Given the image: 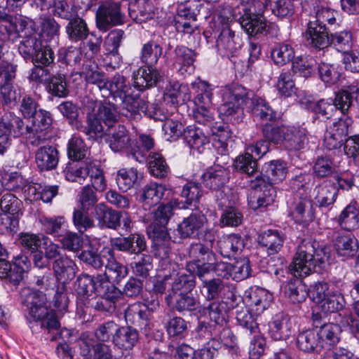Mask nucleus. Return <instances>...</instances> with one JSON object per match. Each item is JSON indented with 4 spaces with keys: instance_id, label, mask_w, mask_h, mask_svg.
<instances>
[{
    "instance_id": "4d7b16f0",
    "label": "nucleus",
    "mask_w": 359,
    "mask_h": 359,
    "mask_svg": "<svg viewBox=\"0 0 359 359\" xmlns=\"http://www.w3.org/2000/svg\"><path fill=\"white\" fill-rule=\"evenodd\" d=\"M255 315L251 310L246 309H236V318L242 327L250 330V334H256L259 332L258 324L256 322Z\"/></svg>"
},
{
    "instance_id": "680f3d73",
    "label": "nucleus",
    "mask_w": 359,
    "mask_h": 359,
    "mask_svg": "<svg viewBox=\"0 0 359 359\" xmlns=\"http://www.w3.org/2000/svg\"><path fill=\"white\" fill-rule=\"evenodd\" d=\"M148 164L151 174L156 177L163 178L168 173L169 168L161 154L151 153Z\"/></svg>"
},
{
    "instance_id": "a18cd8bd",
    "label": "nucleus",
    "mask_w": 359,
    "mask_h": 359,
    "mask_svg": "<svg viewBox=\"0 0 359 359\" xmlns=\"http://www.w3.org/2000/svg\"><path fill=\"white\" fill-rule=\"evenodd\" d=\"M130 89V83L127 82L126 78L117 73L109 80L107 88H104V90L108 91L109 95L116 100L117 98L126 97Z\"/></svg>"
},
{
    "instance_id": "f8f14e48",
    "label": "nucleus",
    "mask_w": 359,
    "mask_h": 359,
    "mask_svg": "<svg viewBox=\"0 0 359 359\" xmlns=\"http://www.w3.org/2000/svg\"><path fill=\"white\" fill-rule=\"evenodd\" d=\"M76 343L85 359H114L109 347L94 338H78Z\"/></svg>"
},
{
    "instance_id": "a878e982",
    "label": "nucleus",
    "mask_w": 359,
    "mask_h": 359,
    "mask_svg": "<svg viewBox=\"0 0 359 359\" xmlns=\"http://www.w3.org/2000/svg\"><path fill=\"white\" fill-rule=\"evenodd\" d=\"M334 247L340 257L344 258L353 257L358 252L357 240L351 234L337 233L333 240Z\"/></svg>"
},
{
    "instance_id": "ddd939ff",
    "label": "nucleus",
    "mask_w": 359,
    "mask_h": 359,
    "mask_svg": "<svg viewBox=\"0 0 359 359\" xmlns=\"http://www.w3.org/2000/svg\"><path fill=\"white\" fill-rule=\"evenodd\" d=\"M0 130L11 137L22 136L28 141V123L13 112L6 111L0 118Z\"/></svg>"
},
{
    "instance_id": "aec40b11",
    "label": "nucleus",
    "mask_w": 359,
    "mask_h": 359,
    "mask_svg": "<svg viewBox=\"0 0 359 359\" xmlns=\"http://www.w3.org/2000/svg\"><path fill=\"white\" fill-rule=\"evenodd\" d=\"M189 292H180L175 295L168 294L165 297L168 305L174 311L180 313L200 309V302Z\"/></svg>"
},
{
    "instance_id": "0e129e2a",
    "label": "nucleus",
    "mask_w": 359,
    "mask_h": 359,
    "mask_svg": "<svg viewBox=\"0 0 359 359\" xmlns=\"http://www.w3.org/2000/svg\"><path fill=\"white\" fill-rule=\"evenodd\" d=\"M94 163L86 161L79 168H69L65 172V177L67 180L82 184L87 176L90 175L92 166Z\"/></svg>"
},
{
    "instance_id": "ea45409f",
    "label": "nucleus",
    "mask_w": 359,
    "mask_h": 359,
    "mask_svg": "<svg viewBox=\"0 0 359 359\" xmlns=\"http://www.w3.org/2000/svg\"><path fill=\"white\" fill-rule=\"evenodd\" d=\"M162 54V46L156 41L150 40L142 45L140 53V60L145 65L154 67Z\"/></svg>"
},
{
    "instance_id": "423d86ee",
    "label": "nucleus",
    "mask_w": 359,
    "mask_h": 359,
    "mask_svg": "<svg viewBox=\"0 0 359 359\" xmlns=\"http://www.w3.org/2000/svg\"><path fill=\"white\" fill-rule=\"evenodd\" d=\"M216 23V40L217 50L229 57L236 56L242 47L243 41L238 33L232 27L230 18L218 15Z\"/></svg>"
},
{
    "instance_id": "6e6552de",
    "label": "nucleus",
    "mask_w": 359,
    "mask_h": 359,
    "mask_svg": "<svg viewBox=\"0 0 359 359\" xmlns=\"http://www.w3.org/2000/svg\"><path fill=\"white\" fill-rule=\"evenodd\" d=\"M269 149V143L266 140H259L255 144L248 146L243 154L239 155L235 160L234 165L237 170L247 174L249 177L257 173L256 158H261Z\"/></svg>"
},
{
    "instance_id": "9d476101",
    "label": "nucleus",
    "mask_w": 359,
    "mask_h": 359,
    "mask_svg": "<svg viewBox=\"0 0 359 359\" xmlns=\"http://www.w3.org/2000/svg\"><path fill=\"white\" fill-rule=\"evenodd\" d=\"M124 19L121 5L116 2H108L102 5L96 13L97 27L103 32H107L112 26L123 24Z\"/></svg>"
},
{
    "instance_id": "0eeeda50",
    "label": "nucleus",
    "mask_w": 359,
    "mask_h": 359,
    "mask_svg": "<svg viewBox=\"0 0 359 359\" xmlns=\"http://www.w3.org/2000/svg\"><path fill=\"white\" fill-rule=\"evenodd\" d=\"M28 79L36 84L47 85L48 91L55 96L64 97L69 93L65 76L62 74L51 75L46 67L35 65L29 71Z\"/></svg>"
},
{
    "instance_id": "f704fd0d",
    "label": "nucleus",
    "mask_w": 359,
    "mask_h": 359,
    "mask_svg": "<svg viewBox=\"0 0 359 359\" xmlns=\"http://www.w3.org/2000/svg\"><path fill=\"white\" fill-rule=\"evenodd\" d=\"M88 84L96 86L100 91L107 88L109 79L95 63L84 65L81 74Z\"/></svg>"
},
{
    "instance_id": "393cba45",
    "label": "nucleus",
    "mask_w": 359,
    "mask_h": 359,
    "mask_svg": "<svg viewBox=\"0 0 359 359\" xmlns=\"http://www.w3.org/2000/svg\"><path fill=\"white\" fill-rule=\"evenodd\" d=\"M284 240L283 234L276 229L264 231L257 237L259 245L265 248L269 255L278 252L283 245Z\"/></svg>"
},
{
    "instance_id": "052dcab7",
    "label": "nucleus",
    "mask_w": 359,
    "mask_h": 359,
    "mask_svg": "<svg viewBox=\"0 0 359 359\" xmlns=\"http://www.w3.org/2000/svg\"><path fill=\"white\" fill-rule=\"evenodd\" d=\"M12 266L13 273L11 276V283L16 285L24 279L25 273L31 267V262L26 256L21 255L15 258Z\"/></svg>"
},
{
    "instance_id": "e2e57ef3",
    "label": "nucleus",
    "mask_w": 359,
    "mask_h": 359,
    "mask_svg": "<svg viewBox=\"0 0 359 359\" xmlns=\"http://www.w3.org/2000/svg\"><path fill=\"white\" fill-rule=\"evenodd\" d=\"M333 338H297L298 348L304 352H319L323 348H329V345L325 341L332 340Z\"/></svg>"
},
{
    "instance_id": "8fccbe9b",
    "label": "nucleus",
    "mask_w": 359,
    "mask_h": 359,
    "mask_svg": "<svg viewBox=\"0 0 359 359\" xmlns=\"http://www.w3.org/2000/svg\"><path fill=\"white\" fill-rule=\"evenodd\" d=\"M189 262L201 263L206 261H214L215 253L212 250L201 243H192L187 250Z\"/></svg>"
},
{
    "instance_id": "f03ea898",
    "label": "nucleus",
    "mask_w": 359,
    "mask_h": 359,
    "mask_svg": "<svg viewBox=\"0 0 359 359\" xmlns=\"http://www.w3.org/2000/svg\"><path fill=\"white\" fill-rule=\"evenodd\" d=\"M339 13L325 5L316 4L311 11L307 23V29L304 36L307 45L316 48L323 49L330 46L326 23L330 26L337 23Z\"/></svg>"
},
{
    "instance_id": "a211bd4d",
    "label": "nucleus",
    "mask_w": 359,
    "mask_h": 359,
    "mask_svg": "<svg viewBox=\"0 0 359 359\" xmlns=\"http://www.w3.org/2000/svg\"><path fill=\"white\" fill-rule=\"evenodd\" d=\"M229 170L216 165L208 168L202 175L204 186L216 192L226 186L229 180Z\"/></svg>"
},
{
    "instance_id": "bf43d9fd",
    "label": "nucleus",
    "mask_w": 359,
    "mask_h": 359,
    "mask_svg": "<svg viewBox=\"0 0 359 359\" xmlns=\"http://www.w3.org/2000/svg\"><path fill=\"white\" fill-rule=\"evenodd\" d=\"M138 180V172L132 168L130 169H121L118 170L116 181L119 189L127 191L131 189Z\"/></svg>"
},
{
    "instance_id": "9b49d317",
    "label": "nucleus",
    "mask_w": 359,
    "mask_h": 359,
    "mask_svg": "<svg viewBox=\"0 0 359 359\" xmlns=\"http://www.w3.org/2000/svg\"><path fill=\"white\" fill-rule=\"evenodd\" d=\"M149 314L150 312L148 307L139 302L132 304L127 307L125 311L126 320L137 327V328L133 330V334H139L138 328L140 334L145 335L146 337L149 335L148 332L149 330Z\"/></svg>"
},
{
    "instance_id": "69168bd1",
    "label": "nucleus",
    "mask_w": 359,
    "mask_h": 359,
    "mask_svg": "<svg viewBox=\"0 0 359 359\" xmlns=\"http://www.w3.org/2000/svg\"><path fill=\"white\" fill-rule=\"evenodd\" d=\"M87 151L88 148L81 138L73 136L69 140L67 145V154L71 160L79 161L84 158Z\"/></svg>"
},
{
    "instance_id": "f257e3e1",
    "label": "nucleus",
    "mask_w": 359,
    "mask_h": 359,
    "mask_svg": "<svg viewBox=\"0 0 359 359\" xmlns=\"http://www.w3.org/2000/svg\"><path fill=\"white\" fill-rule=\"evenodd\" d=\"M327 259L325 248L320 247L316 241L304 239L297 247L290 271L299 278L309 276L312 271L321 273L327 266Z\"/></svg>"
},
{
    "instance_id": "dca6fc26",
    "label": "nucleus",
    "mask_w": 359,
    "mask_h": 359,
    "mask_svg": "<svg viewBox=\"0 0 359 359\" xmlns=\"http://www.w3.org/2000/svg\"><path fill=\"white\" fill-rule=\"evenodd\" d=\"M245 299L255 315L262 314L270 305L272 295L261 287H251L245 292Z\"/></svg>"
},
{
    "instance_id": "4468645a",
    "label": "nucleus",
    "mask_w": 359,
    "mask_h": 359,
    "mask_svg": "<svg viewBox=\"0 0 359 359\" xmlns=\"http://www.w3.org/2000/svg\"><path fill=\"white\" fill-rule=\"evenodd\" d=\"M93 215L101 229H117L121 226L123 217L122 212L113 210L104 203L95 205Z\"/></svg>"
},
{
    "instance_id": "5fc2aeb1",
    "label": "nucleus",
    "mask_w": 359,
    "mask_h": 359,
    "mask_svg": "<svg viewBox=\"0 0 359 359\" xmlns=\"http://www.w3.org/2000/svg\"><path fill=\"white\" fill-rule=\"evenodd\" d=\"M271 57L277 65H284L290 62L294 57L293 48L287 43L276 45L271 51Z\"/></svg>"
},
{
    "instance_id": "09e8293b",
    "label": "nucleus",
    "mask_w": 359,
    "mask_h": 359,
    "mask_svg": "<svg viewBox=\"0 0 359 359\" xmlns=\"http://www.w3.org/2000/svg\"><path fill=\"white\" fill-rule=\"evenodd\" d=\"M196 285L195 278L194 275L181 274L173 277L171 280V289L168 290V294H177L180 292L187 293L191 292Z\"/></svg>"
},
{
    "instance_id": "b1692460",
    "label": "nucleus",
    "mask_w": 359,
    "mask_h": 359,
    "mask_svg": "<svg viewBox=\"0 0 359 359\" xmlns=\"http://www.w3.org/2000/svg\"><path fill=\"white\" fill-rule=\"evenodd\" d=\"M76 265L75 262L67 255L60 256L53 263V269L60 284H65L72 280L76 273Z\"/></svg>"
},
{
    "instance_id": "338daca9",
    "label": "nucleus",
    "mask_w": 359,
    "mask_h": 359,
    "mask_svg": "<svg viewBox=\"0 0 359 359\" xmlns=\"http://www.w3.org/2000/svg\"><path fill=\"white\" fill-rule=\"evenodd\" d=\"M285 292L289 300L294 304L302 302L307 295L305 286L300 280L289 282Z\"/></svg>"
},
{
    "instance_id": "bb28decb",
    "label": "nucleus",
    "mask_w": 359,
    "mask_h": 359,
    "mask_svg": "<svg viewBox=\"0 0 359 359\" xmlns=\"http://www.w3.org/2000/svg\"><path fill=\"white\" fill-rule=\"evenodd\" d=\"M124 32L121 29H114L111 31L105 41L106 50L108 52L107 57L111 59L114 57V62H109L107 65L116 69L119 67L121 63V56L118 53V48L123 38Z\"/></svg>"
},
{
    "instance_id": "774afa93",
    "label": "nucleus",
    "mask_w": 359,
    "mask_h": 359,
    "mask_svg": "<svg viewBox=\"0 0 359 359\" xmlns=\"http://www.w3.org/2000/svg\"><path fill=\"white\" fill-rule=\"evenodd\" d=\"M285 163L280 161H272L266 165V172L268 180L272 183H278L283 181L287 175Z\"/></svg>"
},
{
    "instance_id": "3c124183",
    "label": "nucleus",
    "mask_w": 359,
    "mask_h": 359,
    "mask_svg": "<svg viewBox=\"0 0 359 359\" xmlns=\"http://www.w3.org/2000/svg\"><path fill=\"white\" fill-rule=\"evenodd\" d=\"M182 203L177 200L170 201L167 204H161L154 212V219L161 226H165L168 224L172 215V211L175 208H186Z\"/></svg>"
},
{
    "instance_id": "2eb2a0df",
    "label": "nucleus",
    "mask_w": 359,
    "mask_h": 359,
    "mask_svg": "<svg viewBox=\"0 0 359 359\" xmlns=\"http://www.w3.org/2000/svg\"><path fill=\"white\" fill-rule=\"evenodd\" d=\"M196 57V53L194 50L187 46L179 45L174 49L171 59L173 61V65L180 74H191L195 69Z\"/></svg>"
},
{
    "instance_id": "4be33fe9",
    "label": "nucleus",
    "mask_w": 359,
    "mask_h": 359,
    "mask_svg": "<svg viewBox=\"0 0 359 359\" xmlns=\"http://www.w3.org/2000/svg\"><path fill=\"white\" fill-rule=\"evenodd\" d=\"M108 142L109 147L115 152L126 151L131 153L134 151L130 133L122 125L116 126L113 131L109 133Z\"/></svg>"
},
{
    "instance_id": "603ef678",
    "label": "nucleus",
    "mask_w": 359,
    "mask_h": 359,
    "mask_svg": "<svg viewBox=\"0 0 359 359\" xmlns=\"http://www.w3.org/2000/svg\"><path fill=\"white\" fill-rule=\"evenodd\" d=\"M52 14L59 18L70 20L76 17V8L69 0H54L50 7Z\"/></svg>"
},
{
    "instance_id": "c03bdc74",
    "label": "nucleus",
    "mask_w": 359,
    "mask_h": 359,
    "mask_svg": "<svg viewBox=\"0 0 359 359\" xmlns=\"http://www.w3.org/2000/svg\"><path fill=\"white\" fill-rule=\"evenodd\" d=\"M345 301L343 295L339 291H331L327 297L318 304L322 316L336 313L344 306Z\"/></svg>"
},
{
    "instance_id": "c9c22d12",
    "label": "nucleus",
    "mask_w": 359,
    "mask_h": 359,
    "mask_svg": "<svg viewBox=\"0 0 359 359\" xmlns=\"http://www.w3.org/2000/svg\"><path fill=\"white\" fill-rule=\"evenodd\" d=\"M172 242L166 230H161L154 233L152 252L154 255L162 260L167 259L171 254Z\"/></svg>"
},
{
    "instance_id": "72a5a7b5",
    "label": "nucleus",
    "mask_w": 359,
    "mask_h": 359,
    "mask_svg": "<svg viewBox=\"0 0 359 359\" xmlns=\"http://www.w3.org/2000/svg\"><path fill=\"white\" fill-rule=\"evenodd\" d=\"M130 17L139 23L146 22L153 18L152 4L147 0H135L128 5Z\"/></svg>"
},
{
    "instance_id": "412c9836",
    "label": "nucleus",
    "mask_w": 359,
    "mask_h": 359,
    "mask_svg": "<svg viewBox=\"0 0 359 359\" xmlns=\"http://www.w3.org/2000/svg\"><path fill=\"white\" fill-rule=\"evenodd\" d=\"M239 22L243 30L252 36L267 32V22L261 13H244L240 17Z\"/></svg>"
},
{
    "instance_id": "e433bc0d",
    "label": "nucleus",
    "mask_w": 359,
    "mask_h": 359,
    "mask_svg": "<svg viewBox=\"0 0 359 359\" xmlns=\"http://www.w3.org/2000/svg\"><path fill=\"white\" fill-rule=\"evenodd\" d=\"M65 29L69 39L73 42L83 41L90 34L86 20L78 15L69 20Z\"/></svg>"
},
{
    "instance_id": "13d9d810",
    "label": "nucleus",
    "mask_w": 359,
    "mask_h": 359,
    "mask_svg": "<svg viewBox=\"0 0 359 359\" xmlns=\"http://www.w3.org/2000/svg\"><path fill=\"white\" fill-rule=\"evenodd\" d=\"M104 125L110 129L118 120L119 113L116 106L110 102H106L99 106L96 113Z\"/></svg>"
},
{
    "instance_id": "20e7f679",
    "label": "nucleus",
    "mask_w": 359,
    "mask_h": 359,
    "mask_svg": "<svg viewBox=\"0 0 359 359\" xmlns=\"http://www.w3.org/2000/svg\"><path fill=\"white\" fill-rule=\"evenodd\" d=\"M12 33H14L15 36L6 39L4 41L14 43L21 39L18 44L20 55L26 61L33 58V55L41 48L42 45V41L37 32L34 22L27 18L24 22H21L19 27Z\"/></svg>"
},
{
    "instance_id": "79ce46f5",
    "label": "nucleus",
    "mask_w": 359,
    "mask_h": 359,
    "mask_svg": "<svg viewBox=\"0 0 359 359\" xmlns=\"http://www.w3.org/2000/svg\"><path fill=\"white\" fill-rule=\"evenodd\" d=\"M313 195L320 206L326 207L335 201L337 189L333 184L325 182L314 189Z\"/></svg>"
},
{
    "instance_id": "473e14b6",
    "label": "nucleus",
    "mask_w": 359,
    "mask_h": 359,
    "mask_svg": "<svg viewBox=\"0 0 359 359\" xmlns=\"http://www.w3.org/2000/svg\"><path fill=\"white\" fill-rule=\"evenodd\" d=\"M324 316L322 313H313V327L306 332V337H334L339 334L340 327L334 323H322L320 320Z\"/></svg>"
},
{
    "instance_id": "f3484780",
    "label": "nucleus",
    "mask_w": 359,
    "mask_h": 359,
    "mask_svg": "<svg viewBox=\"0 0 359 359\" xmlns=\"http://www.w3.org/2000/svg\"><path fill=\"white\" fill-rule=\"evenodd\" d=\"M161 78V74L156 68L144 65L134 72L133 86L139 91H144L155 86Z\"/></svg>"
},
{
    "instance_id": "2f4dec72",
    "label": "nucleus",
    "mask_w": 359,
    "mask_h": 359,
    "mask_svg": "<svg viewBox=\"0 0 359 359\" xmlns=\"http://www.w3.org/2000/svg\"><path fill=\"white\" fill-rule=\"evenodd\" d=\"M205 218L201 214H191L178 224L177 231L181 238L194 237L204 224Z\"/></svg>"
},
{
    "instance_id": "4c0bfd02",
    "label": "nucleus",
    "mask_w": 359,
    "mask_h": 359,
    "mask_svg": "<svg viewBox=\"0 0 359 359\" xmlns=\"http://www.w3.org/2000/svg\"><path fill=\"white\" fill-rule=\"evenodd\" d=\"M339 226L344 230L351 231L359 228V210L355 205L349 204L337 217Z\"/></svg>"
},
{
    "instance_id": "6e6d98bb",
    "label": "nucleus",
    "mask_w": 359,
    "mask_h": 359,
    "mask_svg": "<svg viewBox=\"0 0 359 359\" xmlns=\"http://www.w3.org/2000/svg\"><path fill=\"white\" fill-rule=\"evenodd\" d=\"M332 44L339 52L346 54L353 44V34L350 31H342L331 34L330 45Z\"/></svg>"
},
{
    "instance_id": "58836bf2",
    "label": "nucleus",
    "mask_w": 359,
    "mask_h": 359,
    "mask_svg": "<svg viewBox=\"0 0 359 359\" xmlns=\"http://www.w3.org/2000/svg\"><path fill=\"white\" fill-rule=\"evenodd\" d=\"M28 299H30L28 303L29 315L34 320L41 321L51 310L46 306L45 294L33 292L29 295Z\"/></svg>"
},
{
    "instance_id": "7ed1b4c3",
    "label": "nucleus",
    "mask_w": 359,
    "mask_h": 359,
    "mask_svg": "<svg viewBox=\"0 0 359 359\" xmlns=\"http://www.w3.org/2000/svg\"><path fill=\"white\" fill-rule=\"evenodd\" d=\"M262 133L267 142L283 144L287 149L299 151L308 144L306 129L290 126L265 124Z\"/></svg>"
},
{
    "instance_id": "5701e85b",
    "label": "nucleus",
    "mask_w": 359,
    "mask_h": 359,
    "mask_svg": "<svg viewBox=\"0 0 359 359\" xmlns=\"http://www.w3.org/2000/svg\"><path fill=\"white\" fill-rule=\"evenodd\" d=\"M59 152L51 145L41 146L35 153V162L41 171L55 169L59 162Z\"/></svg>"
},
{
    "instance_id": "c756f323",
    "label": "nucleus",
    "mask_w": 359,
    "mask_h": 359,
    "mask_svg": "<svg viewBox=\"0 0 359 359\" xmlns=\"http://www.w3.org/2000/svg\"><path fill=\"white\" fill-rule=\"evenodd\" d=\"M198 316H208L211 321L217 325H222L227 319V304L223 301H215L208 306L198 309Z\"/></svg>"
},
{
    "instance_id": "c85d7f7f",
    "label": "nucleus",
    "mask_w": 359,
    "mask_h": 359,
    "mask_svg": "<svg viewBox=\"0 0 359 359\" xmlns=\"http://www.w3.org/2000/svg\"><path fill=\"white\" fill-rule=\"evenodd\" d=\"M27 18V17L22 15H11L6 13L5 8L0 7V40L4 41L6 39L15 36L12 32Z\"/></svg>"
},
{
    "instance_id": "1a4fd4ad",
    "label": "nucleus",
    "mask_w": 359,
    "mask_h": 359,
    "mask_svg": "<svg viewBox=\"0 0 359 359\" xmlns=\"http://www.w3.org/2000/svg\"><path fill=\"white\" fill-rule=\"evenodd\" d=\"M52 117L49 111L39 109L32 116L31 124H28V143L34 147L44 144L48 140V129L52 124Z\"/></svg>"
},
{
    "instance_id": "a19ab883",
    "label": "nucleus",
    "mask_w": 359,
    "mask_h": 359,
    "mask_svg": "<svg viewBox=\"0 0 359 359\" xmlns=\"http://www.w3.org/2000/svg\"><path fill=\"white\" fill-rule=\"evenodd\" d=\"M217 244L222 256L228 258L241 251L244 247L242 238L236 234L223 236L218 241Z\"/></svg>"
},
{
    "instance_id": "6ab92c4d",
    "label": "nucleus",
    "mask_w": 359,
    "mask_h": 359,
    "mask_svg": "<svg viewBox=\"0 0 359 359\" xmlns=\"http://www.w3.org/2000/svg\"><path fill=\"white\" fill-rule=\"evenodd\" d=\"M111 243L114 248L130 254H140L147 249L144 236L137 233L112 239Z\"/></svg>"
},
{
    "instance_id": "864d4df0",
    "label": "nucleus",
    "mask_w": 359,
    "mask_h": 359,
    "mask_svg": "<svg viewBox=\"0 0 359 359\" xmlns=\"http://www.w3.org/2000/svg\"><path fill=\"white\" fill-rule=\"evenodd\" d=\"M22 206V201L18 199L14 194L6 192L5 193L0 200V208L1 210L5 214H9L15 219L18 217L19 213L21 212Z\"/></svg>"
},
{
    "instance_id": "49530a36",
    "label": "nucleus",
    "mask_w": 359,
    "mask_h": 359,
    "mask_svg": "<svg viewBox=\"0 0 359 359\" xmlns=\"http://www.w3.org/2000/svg\"><path fill=\"white\" fill-rule=\"evenodd\" d=\"M107 253L109 257L107 259V263L105 264V271L111 283L118 284L128 275V268L115 259L111 250H108Z\"/></svg>"
},
{
    "instance_id": "de8ad7c7",
    "label": "nucleus",
    "mask_w": 359,
    "mask_h": 359,
    "mask_svg": "<svg viewBox=\"0 0 359 359\" xmlns=\"http://www.w3.org/2000/svg\"><path fill=\"white\" fill-rule=\"evenodd\" d=\"M95 337H130L133 335L130 327H120L114 321H107L97 326Z\"/></svg>"
},
{
    "instance_id": "37998d69",
    "label": "nucleus",
    "mask_w": 359,
    "mask_h": 359,
    "mask_svg": "<svg viewBox=\"0 0 359 359\" xmlns=\"http://www.w3.org/2000/svg\"><path fill=\"white\" fill-rule=\"evenodd\" d=\"M182 137L190 148L197 150L209 143V139L202 129L195 126H189L184 129Z\"/></svg>"
},
{
    "instance_id": "cd10ccee",
    "label": "nucleus",
    "mask_w": 359,
    "mask_h": 359,
    "mask_svg": "<svg viewBox=\"0 0 359 359\" xmlns=\"http://www.w3.org/2000/svg\"><path fill=\"white\" fill-rule=\"evenodd\" d=\"M292 215L296 223L307 224L313 221L314 212L312 202L306 197H299L294 202Z\"/></svg>"
},
{
    "instance_id": "39448f33",
    "label": "nucleus",
    "mask_w": 359,
    "mask_h": 359,
    "mask_svg": "<svg viewBox=\"0 0 359 359\" xmlns=\"http://www.w3.org/2000/svg\"><path fill=\"white\" fill-rule=\"evenodd\" d=\"M222 97L219 114L229 121H238L243 114V107L250 98V91L241 84L232 83L225 87Z\"/></svg>"
},
{
    "instance_id": "7c9ffc66",
    "label": "nucleus",
    "mask_w": 359,
    "mask_h": 359,
    "mask_svg": "<svg viewBox=\"0 0 359 359\" xmlns=\"http://www.w3.org/2000/svg\"><path fill=\"white\" fill-rule=\"evenodd\" d=\"M170 191L166 189L164 185L156 183H150L146 185L142 191L141 200L144 209L158 204L164 197H167Z\"/></svg>"
}]
</instances>
